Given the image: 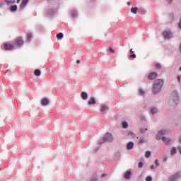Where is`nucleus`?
Here are the masks:
<instances>
[{
  "instance_id": "nucleus-42",
  "label": "nucleus",
  "mask_w": 181,
  "mask_h": 181,
  "mask_svg": "<svg viewBox=\"0 0 181 181\" xmlns=\"http://www.w3.org/2000/svg\"><path fill=\"white\" fill-rule=\"evenodd\" d=\"M179 142L181 144V136L179 137Z\"/></svg>"
},
{
  "instance_id": "nucleus-21",
  "label": "nucleus",
  "mask_w": 181,
  "mask_h": 181,
  "mask_svg": "<svg viewBox=\"0 0 181 181\" xmlns=\"http://www.w3.org/2000/svg\"><path fill=\"white\" fill-rule=\"evenodd\" d=\"M157 112H158V109H156V107H151V114H156Z\"/></svg>"
},
{
  "instance_id": "nucleus-15",
  "label": "nucleus",
  "mask_w": 181,
  "mask_h": 181,
  "mask_svg": "<svg viewBox=\"0 0 181 181\" xmlns=\"http://www.w3.org/2000/svg\"><path fill=\"white\" fill-rule=\"evenodd\" d=\"M162 141H163V142H165V144H166L167 145H169V144H170V139H167L166 137H163Z\"/></svg>"
},
{
  "instance_id": "nucleus-32",
  "label": "nucleus",
  "mask_w": 181,
  "mask_h": 181,
  "mask_svg": "<svg viewBox=\"0 0 181 181\" xmlns=\"http://www.w3.org/2000/svg\"><path fill=\"white\" fill-rule=\"evenodd\" d=\"M108 50H109V52H111V53H115V51L111 47H109Z\"/></svg>"
},
{
  "instance_id": "nucleus-7",
  "label": "nucleus",
  "mask_w": 181,
  "mask_h": 181,
  "mask_svg": "<svg viewBox=\"0 0 181 181\" xmlns=\"http://www.w3.org/2000/svg\"><path fill=\"white\" fill-rule=\"evenodd\" d=\"M156 77H158V74L156 72H152L148 75V80H155Z\"/></svg>"
},
{
  "instance_id": "nucleus-43",
  "label": "nucleus",
  "mask_w": 181,
  "mask_h": 181,
  "mask_svg": "<svg viewBox=\"0 0 181 181\" xmlns=\"http://www.w3.org/2000/svg\"><path fill=\"white\" fill-rule=\"evenodd\" d=\"M166 157H165L164 158H163V162H166Z\"/></svg>"
},
{
  "instance_id": "nucleus-44",
  "label": "nucleus",
  "mask_w": 181,
  "mask_h": 181,
  "mask_svg": "<svg viewBox=\"0 0 181 181\" xmlns=\"http://www.w3.org/2000/svg\"><path fill=\"white\" fill-rule=\"evenodd\" d=\"M21 0H17V4H19V2H21Z\"/></svg>"
},
{
  "instance_id": "nucleus-11",
  "label": "nucleus",
  "mask_w": 181,
  "mask_h": 181,
  "mask_svg": "<svg viewBox=\"0 0 181 181\" xmlns=\"http://www.w3.org/2000/svg\"><path fill=\"white\" fill-rule=\"evenodd\" d=\"M132 148H134V142L130 141L128 143V144L127 146V149L128 151H131V149H132Z\"/></svg>"
},
{
  "instance_id": "nucleus-20",
  "label": "nucleus",
  "mask_w": 181,
  "mask_h": 181,
  "mask_svg": "<svg viewBox=\"0 0 181 181\" xmlns=\"http://www.w3.org/2000/svg\"><path fill=\"white\" fill-rule=\"evenodd\" d=\"M32 37H33V36L32 35V33H28L27 35V40L28 42H30V40H32Z\"/></svg>"
},
{
  "instance_id": "nucleus-23",
  "label": "nucleus",
  "mask_w": 181,
  "mask_h": 181,
  "mask_svg": "<svg viewBox=\"0 0 181 181\" xmlns=\"http://www.w3.org/2000/svg\"><path fill=\"white\" fill-rule=\"evenodd\" d=\"M175 153H176V148L173 147L170 151V155H175Z\"/></svg>"
},
{
  "instance_id": "nucleus-22",
  "label": "nucleus",
  "mask_w": 181,
  "mask_h": 181,
  "mask_svg": "<svg viewBox=\"0 0 181 181\" xmlns=\"http://www.w3.org/2000/svg\"><path fill=\"white\" fill-rule=\"evenodd\" d=\"M6 4H7V5L13 4H15V1H12V0H6Z\"/></svg>"
},
{
  "instance_id": "nucleus-24",
  "label": "nucleus",
  "mask_w": 181,
  "mask_h": 181,
  "mask_svg": "<svg viewBox=\"0 0 181 181\" xmlns=\"http://www.w3.org/2000/svg\"><path fill=\"white\" fill-rule=\"evenodd\" d=\"M16 9H18V6L16 5H14L11 7V12H15V11H16Z\"/></svg>"
},
{
  "instance_id": "nucleus-41",
  "label": "nucleus",
  "mask_w": 181,
  "mask_h": 181,
  "mask_svg": "<svg viewBox=\"0 0 181 181\" xmlns=\"http://www.w3.org/2000/svg\"><path fill=\"white\" fill-rule=\"evenodd\" d=\"M105 176H107V174H103L102 175V177H105Z\"/></svg>"
},
{
  "instance_id": "nucleus-6",
  "label": "nucleus",
  "mask_w": 181,
  "mask_h": 181,
  "mask_svg": "<svg viewBox=\"0 0 181 181\" xmlns=\"http://www.w3.org/2000/svg\"><path fill=\"white\" fill-rule=\"evenodd\" d=\"M15 45H16L17 46H22V45H23V40H22V37H17L15 40Z\"/></svg>"
},
{
  "instance_id": "nucleus-47",
  "label": "nucleus",
  "mask_w": 181,
  "mask_h": 181,
  "mask_svg": "<svg viewBox=\"0 0 181 181\" xmlns=\"http://www.w3.org/2000/svg\"><path fill=\"white\" fill-rule=\"evenodd\" d=\"M179 70H180V71H181V66L180 67Z\"/></svg>"
},
{
  "instance_id": "nucleus-45",
  "label": "nucleus",
  "mask_w": 181,
  "mask_h": 181,
  "mask_svg": "<svg viewBox=\"0 0 181 181\" xmlns=\"http://www.w3.org/2000/svg\"><path fill=\"white\" fill-rule=\"evenodd\" d=\"M127 5H131V2H128V3H127Z\"/></svg>"
},
{
  "instance_id": "nucleus-27",
  "label": "nucleus",
  "mask_w": 181,
  "mask_h": 181,
  "mask_svg": "<svg viewBox=\"0 0 181 181\" xmlns=\"http://www.w3.org/2000/svg\"><path fill=\"white\" fill-rule=\"evenodd\" d=\"M146 158H151V151H146L145 153Z\"/></svg>"
},
{
  "instance_id": "nucleus-9",
  "label": "nucleus",
  "mask_w": 181,
  "mask_h": 181,
  "mask_svg": "<svg viewBox=\"0 0 181 181\" xmlns=\"http://www.w3.org/2000/svg\"><path fill=\"white\" fill-rule=\"evenodd\" d=\"M4 49L5 50H12L13 49V45L11 44H5Z\"/></svg>"
},
{
  "instance_id": "nucleus-38",
  "label": "nucleus",
  "mask_w": 181,
  "mask_h": 181,
  "mask_svg": "<svg viewBox=\"0 0 181 181\" xmlns=\"http://www.w3.org/2000/svg\"><path fill=\"white\" fill-rule=\"evenodd\" d=\"M177 81H179V83H180V76H177Z\"/></svg>"
},
{
  "instance_id": "nucleus-14",
  "label": "nucleus",
  "mask_w": 181,
  "mask_h": 181,
  "mask_svg": "<svg viewBox=\"0 0 181 181\" xmlns=\"http://www.w3.org/2000/svg\"><path fill=\"white\" fill-rule=\"evenodd\" d=\"M47 104H49V99L45 98L42 99V105H47Z\"/></svg>"
},
{
  "instance_id": "nucleus-19",
  "label": "nucleus",
  "mask_w": 181,
  "mask_h": 181,
  "mask_svg": "<svg viewBox=\"0 0 181 181\" xmlns=\"http://www.w3.org/2000/svg\"><path fill=\"white\" fill-rule=\"evenodd\" d=\"M34 74H35V76H37V77H39V76H40V74H41L40 70L35 69Z\"/></svg>"
},
{
  "instance_id": "nucleus-4",
  "label": "nucleus",
  "mask_w": 181,
  "mask_h": 181,
  "mask_svg": "<svg viewBox=\"0 0 181 181\" xmlns=\"http://www.w3.org/2000/svg\"><path fill=\"white\" fill-rule=\"evenodd\" d=\"M163 36L165 39H172V37H173V35L172 34L170 30H165L163 33Z\"/></svg>"
},
{
  "instance_id": "nucleus-3",
  "label": "nucleus",
  "mask_w": 181,
  "mask_h": 181,
  "mask_svg": "<svg viewBox=\"0 0 181 181\" xmlns=\"http://www.w3.org/2000/svg\"><path fill=\"white\" fill-rule=\"evenodd\" d=\"M113 138L111 134L107 133L102 139V141L99 142V145H102V144H105V142H112Z\"/></svg>"
},
{
  "instance_id": "nucleus-30",
  "label": "nucleus",
  "mask_w": 181,
  "mask_h": 181,
  "mask_svg": "<svg viewBox=\"0 0 181 181\" xmlns=\"http://www.w3.org/2000/svg\"><path fill=\"white\" fill-rule=\"evenodd\" d=\"M155 165H156V168H158V166H159V160H155Z\"/></svg>"
},
{
  "instance_id": "nucleus-12",
  "label": "nucleus",
  "mask_w": 181,
  "mask_h": 181,
  "mask_svg": "<svg viewBox=\"0 0 181 181\" xmlns=\"http://www.w3.org/2000/svg\"><path fill=\"white\" fill-rule=\"evenodd\" d=\"M96 101L95 99L94 98H90V100L88 101V104H89V105H92L95 104Z\"/></svg>"
},
{
  "instance_id": "nucleus-5",
  "label": "nucleus",
  "mask_w": 181,
  "mask_h": 181,
  "mask_svg": "<svg viewBox=\"0 0 181 181\" xmlns=\"http://www.w3.org/2000/svg\"><path fill=\"white\" fill-rule=\"evenodd\" d=\"M166 132H168L165 130H161L160 131L157 135H156V139H158V141L160 140V139L162 138V136H163V135H165V134H166Z\"/></svg>"
},
{
  "instance_id": "nucleus-8",
  "label": "nucleus",
  "mask_w": 181,
  "mask_h": 181,
  "mask_svg": "<svg viewBox=\"0 0 181 181\" xmlns=\"http://www.w3.org/2000/svg\"><path fill=\"white\" fill-rule=\"evenodd\" d=\"M181 175L180 173H176L175 175H173L171 177H170V181H175L177 179H179V177H180Z\"/></svg>"
},
{
  "instance_id": "nucleus-16",
  "label": "nucleus",
  "mask_w": 181,
  "mask_h": 181,
  "mask_svg": "<svg viewBox=\"0 0 181 181\" xmlns=\"http://www.w3.org/2000/svg\"><path fill=\"white\" fill-rule=\"evenodd\" d=\"M124 178L125 179H130L131 178V171H127L124 174Z\"/></svg>"
},
{
  "instance_id": "nucleus-36",
  "label": "nucleus",
  "mask_w": 181,
  "mask_h": 181,
  "mask_svg": "<svg viewBox=\"0 0 181 181\" xmlns=\"http://www.w3.org/2000/svg\"><path fill=\"white\" fill-rule=\"evenodd\" d=\"M129 135H132L133 136V138H134V136H135V134H134L133 132L129 133Z\"/></svg>"
},
{
  "instance_id": "nucleus-25",
  "label": "nucleus",
  "mask_w": 181,
  "mask_h": 181,
  "mask_svg": "<svg viewBox=\"0 0 181 181\" xmlns=\"http://www.w3.org/2000/svg\"><path fill=\"white\" fill-rule=\"evenodd\" d=\"M63 33H60L58 35H57V39H63Z\"/></svg>"
},
{
  "instance_id": "nucleus-46",
  "label": "nucleus",
  "mask_w": 181,
  "mask_h": 181,
  "mask_svg": "<svg viewBox=\"0 0 181 181\" xmlns=\"http://www.w3.org/2000/svg\"><path fill=\"white\" fill-rule=\"evenodd\" d=\"M3 4L0 2V6H2Z\"/></svg>"
},
{
  "instance_id": "nucleus-18",
  "label": "nucleus",
  "mask_w": 181,
  "mask_h": 181,
  "mask_svg": "<svg viewBox=\"0 0 181 181\" xmlns=\"http://www.w3.org/2000/svg\"><path fill=\"white\" fill-rule=\"evenodd\" d=\"M136 12H138V8L136 7H132L131 8V13H134V14H136Z\"/></svg>"
},
{
  "instance_id": "nucleus-33",
  "label": "nucleus",
  "mask_w": 181,
  "mask_h": 181,
  "mask_svg": "<svg viewBox=\"0 0 181 181\" xmlns=\"http://www.w3.org/2000/svg\"><path fill=\"white\" fill-rule=\"evenodd\" d=\"M144 90H142V89H140V90H139V95H144Z\"/></svg>"
},
{
  "instance_id": "nucleus-26",
  "label": "nucleus",
  "mask_w": 181,
  "mask_h": 181,
  "mask_svg": "<svg viewBox=\"0 0 181 181\" xmlns=\"http://www.w3.org/2000/svg\"><path fill=\"white\" fill-rule=\"evenodd\" d=\"M122 127H123L124 129L128 128V123H127V122H122Z\"/></svg>"
},
{
  "instance_id": "nucleus-39",
  "label": "nucleus",
  "mask_w": 181,
  "mask_h": 181,
  "mask_svg": "<svg viewBox=\"0 0 181 181\" xmlns=\"http://www.w3.org/2000/svg\"><path fill=\"white\" fill-rule=\"evenodd\" d=\"M77 64H80V59L76 60Z\"/></svg>"
},
{
  "instance_id": "nucleus-29",
  "label": "nucleus",
  "mask_w": 181,
  "mask_h": 181,
  "mask_svg": "<svg viewBox=\"0 0 181 181\" xmlns=\"http://www.w3.org/2000/svg\"><path fill=\"white\" fill-rule=\"evenodd\" d=\"M129 57H130L131 59H135V58L136 57V54H132V55H130Z\"/></svg>"
},
{
  "instance_id": "nucleus-13",
  "label": "nucleus",
  "mask_w": 181,
  "mask_h": 181,
  "mask_svg": "<svg viewBox=\"0 0 181 181\" xmlns=\"http://www.w3.org/2000/svg\"><path fill=\"white\" fill-rule=\"evenodd\" d=\"M81 98H83V100H87L88 95L86 92H82L81 94Z\"/></svg>"
},
{
  "instance_id": "nucleus-34",
  "label": "nucleus",
  "mask_w": 181,
  "mask_h": 181,
  "mask_svg": "<svg viewBox=\"0 0 181 181\" xmlns=\"http://www.w3.org/2000/svg\"><path fill=\"white\" fill-rule=\"evenodd\" d=\"M91 181H97V175H94L93 177L91 179Z\"/></svg>"
},
{
  "instance_id": "nucleus-37",
  "label": "nucleus",
  "mask_w": 181,
  "mask_h": 181,
  "mask_svg": "<svg viewBox=\"0 0 181 181\" xmlns=\"http://www.w3.org/2000/svg\"><path fill=\"white\" fill-rule=\"evenodd\" d=\"M130 53L134 54V53H135V52L134 51L133 49H130Z\"/></svg>"
},
{
  "instance_id": "nucleus-35",
  "label": "nucleus",
  "mask_w": 181,
  "mask_h": 181,
  "mask_svg": "<svg viewBox=\"0 0 181 181\" xmlns=\"http://www.w3.org/2000/svg\"><path fill=\"white\" fill-rule=\"evenodd\" d=\"M142 166H144V163L141 162L139 163V168H142Z\"/></svg>"
},
{
  "instance_id": "nucleus-40",
  "label": "nucleus",
  "mask_w": 181,
  "mask_h": 181,
  "mask_svg": "<svg viewBox=\"0 0 181 181\" xmlns=\"http://www.w3.org/2000/svg\"><path fill=\"white\" fill-rule=\"evenodd\" d=\"M151 169H155V165H151Z\"/></svg>"
},
{
  "instance_id": "nucleus-17",
  "label": "nucleus",
  "mask_w": 181,
  "mask_h": 181,
  "mask_svg": "<svg viewBox=\"0 0 181 181\" xmlns=\"http://www.w3.org/2000/svg\"><path fill=\"white\" fill-rule=\"evenodd\" d=\"M101 112H105V111H108V107L107 105H103L100 109Z\"/></svg>"
},
{
  "instance_id": "nucleus-2",
  "label": "nucleus",
  "mask_w": 181,
  "mask_h": 181,
  "mask_svg": "<svg viewBox=\"0 0 181 181\" xmlns=\"http://www.w3.org/2000/svg\"><path fill=\"white\" fill-rule=\"evenodd\" d=\"M178 101H179V95H177V92L173 91L171 94L170 104H171V105H177Z\"/></svg>"
},
{
  "instance_id": "nucleus-1",
  "label": "nucleus",
  "mask_w": 181,
  "mask_h": 181,
  "mask_svg": "<svg viewBox=\"0 0 181 181\" xmlns=\"http://www.w3.org/2000/svg\"><path fill=\"white\" fill-rule=\"evenodd\" d=\"M162 87H163V81L162 79L156 80L153 87V93L158 94L162 90Z\"/></svg>"
},
{
  "instance_id": "nucleus-28",
  "label": "nucleus",
  "mask_w": 181,
  "mask_h": 181,
  "mask_svg": "<svg viewBox=\"0 0 181 181\" xmlns=\"http://www.w3.org/2000/svg\"><path fill=\"white\" fill-rule=\"evenodd\" d=\"M156 69H162V66L160 65V64H156Z\"/></svg>"
},
{
  "instance_id": "nucleus-31",
  "label": "nucleus",
  "mask_w": 181,
  "mask_h": 181,
  "mask_svg": "<svg viewBox=\"0 0 181 181\" xmlns=\"http://www.w3.org/2000/svg\"><path fill=\"white\" fill-rule=\"evenodd\" d=\"M146 181H152V177L148 176V177L146 178Z\"/></svg>"
},
{
  "instance_id": "nucleus-10",
  "label": "nucleus",
  "mask_w": 181,
  "mask_h": 181,
  "mask_svg": "<svg viewBox=\"0 0 181 181\" xmlns=\"http://www.w3.org/2000/svg\"><path fill=\"white\" fill-rule=\"evenodd\" d=\"M29 0H23L21 4V9H23L28 5Z\"/></svg>"
}]
</instances>
